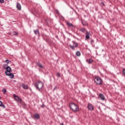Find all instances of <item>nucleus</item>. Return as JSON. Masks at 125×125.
<instances>
[{
  "mask_svg": "<svg viewBox=\"0 0 125 125\" xmlns=\"http://www.w3.org/2000/svg\"><path fill=\"white\" fill-rule=\"evenodd\" d=\"M1 106L2 107L4 108H5V105L4 104H2V105H1Z\"/></svg>",
  "mask_w": 125,
  "mask_h": 125,
  "instance_id": "obj_32",
  "label": "nucleus"
},
{
  "mask_svg": "<svg viewBox=\"0 0 125 125\" xmlns=\"http://www.w3.org/2000/svg\"><path fill=\"white\" fill-rule=\"evenodd\" d=\"M37 65L38 66L39 68H43V65L41 63H40V62H36Z\"/></svg>",
  "mask_w": 125,
  "mask_h": 125,
  "instance_id": "obj_12",
  "label": "nucleus"
},
{
  "mask_svg": "<svg viewBox=\"0 0 125 125\" xmlns=\"http://www.w3.org/2000/svg\"><path fill=\"white\" fill-rule=\"evenodd\" d=\"M56 89H57V86H55L54 87L53 90H56Z\"/></svg>",
  "mask_w": 125,
  "mask_h": 125,
  "instance_id": "obj_29",
  "label": "nucleus"
},
{
  "mask_svg": "<svg viewBox=\"0 0 125 125\" xmlns=\"http://www.w3.org/2000/svg\"><path fill=\"white\" fill-rule=\"evenodd\" d=\"M56 12H57V13H59V11L57 10Z\"/></svg>",
  "mask_w": 125,
  "mask_h": 125,
  "instance_id": "obj_33",
  "label": "nucleus"
},
{
  "mask_svg": "<svg viewBox=\"0 0 125 125\" xmlns=\"http://www.w3.org/2000/svg\"><path fill=\"white\" fill-rule=\"evenodd\" d=\"M79 31H80V32H82V33H85V32L87 31H86V29L85 28H81V29L79 30Z\"/></svg>",
  "mask_w": 125,
  "mask_h": 125,
  "instance_id": "obj_17",
  "label": "nucleus"
},
{
  "mask_svg": "<svg viewBox=\"0 0 125 125\" xmlns=\"http://www.w3.org/2000/svg\"><path fill=\"white\" fill-rule=\"evenodd\" d=\"M92 62H93V60H92V59H89V60L88 61V64H91Z\"/></svg>",
  "mask_w": 125,
  "mask_h": 125,
  "instance_id": "obj_21",
  "label": "nucleus"
},
{
  "mask_svg": "<svg viewBox=\"0 0 125 125\" xmlns=\"http://www.w3.org/2000/svg\"><path fill=\"white\" fill-rule=\"evenodd\" d=\"M99 109H100V106L99 107Z\"/></svg>",
  "mask_w": 125,
  "mask_h": 125,
  "instance_id": "obj_36",
  "label": "nucleus"
},
{
  "mask_svg": "<svg viewBox=\"0 0 125 125\" xmlns=\"http://www.w3.org/2000/svg\"><path fill=\"white\" fill-rule=\"evenodd\" d=\"M1 105H2V102L0 101V107H1Z\"/></svg>",
  "mask_w": 125,
  "mask_h": 125,
  "instance_id": "obj_30",
  "label": "nucleus"
},
{
  "mask_svg": "<svg viewBox=\"0 0 125 125\" xmlns=\"http://www.w3.org/2000/svg\"><path fill=\"white\" fill-rule=\"evenodd\" d=\"M41 107L42 108H44V107H45V105H44V104H42L41 105Z\"/></svg>",
  "mask_w": 125,
  "mask_h": 125,
  "instance_id": "obj_27",
  "label": "nucleus"
},
{
  "mask_svg": "<svg viewBox=\"0 0 125 125\" xmlns=\"http://www.w3.org/2000/svg\"><path fill=\"white\" fill-rule=\"evenodd\" d=\"M21 86L24 89H28V88H29V86L27 84H21Z\"/></svg>",
  "mask_w": 125,
  "mask_h": 125,
  "instance_id": "obj_14",
  "label": "nucleus"
},
{
  "mask_svg": "<svg viewBox=\"0 0 125 125\" xmlns=\"http://www.w3.org/2000/svg\"><path fill=\"white\" fill-rule=\"evenodd\" d=\"M66 25L68 26V27H70V28H72V29H75L76 27H75V25H74L72 23H70L69 21H66Z\"/></svg>",
  "mask_w": 125,
  "mask_h": 125,
  "instance_id": "obj_8",
  "label": "nucleus"
},
{
  "mask_svg": "<svg viewBox=\"0 0 125 125\" xmlns=\"http://www.w3.org/2000/svg\"><path fill=\"white\" fill-rule=\"evenodd\" d=\"M34 34H35L36 35L40 36V31H39V29L34 30Z\"/></svg>",
  "mask_w": 125,
  "mask_h": 125,
  "instance_id": "obj_16",
  "label": "nucleus"
},
{
  "mask_svg": "<svg viewBox=\"0 0 125 125\" xmlns=\"http://www.w3.org/2000/svg\"><path fill=\"white\" fill-rule=\"evenodd\" d=\"M90 36H91L90 32L86 31L85 33V40H89L90 39Z\"/></svg>",
  "mask_w": 125,
  "mask_h": 125,
  "instance_id": "obj_7",
  "label": "nucleus"
},
{
  "mask_svg": "<svg viewBox=\"0 0 125 125\" xmlns=\"http://www.w3.org/2000/svg\"><path fill=\"white\" fill-rule=\"evenodd\" d=\"M6 75L10 77V78L11 79H13V78H14V74L10 72L9 73H7V74H6Z\"/></svg>",
  "mask_w": 125,
  "mask_h": 125,
  "instance_id": "obj_10",
  "label": "nucleus"
},
{
  "mask_svg": "<svg viewBox=\"0 0 125 125\" xmlns=\"http://www.w3.org/2000/svg\"><path fill=\"white\" fill-rule=\"evenodd\" d=\"M1 98V97H0V100Z\"/></svg>",
  "mask_w": 125,
  "mask_h": 125,
  "instance_id": "obj_35",
  "label": "nucleus"
},
{
  "mask_svg": "<svg viewBox=\"0 0 125 125\" xmlns=\"http://www.w3.org/2000/svg\"><path fill=\"white\" fill-rule=\"evenodd\" d=\"M99 96H100L99 98H100L101 100H103V101L105 100V96H104V95L100 94Z\"/></svg>",
  "mask_w": 125,
  "mask_h": 125,
  "instance_id": "obj_15",
  "label": "nucleus"
},
{
  "mask_svg": "<svg viewBox=\"0 0 125 125\" xmlns=\"http://www.w3.org/2000/svg\"><path fill=\"white\" fill-rule=\"evenodd\" d=\"M0 3H3V2H4V0H0Z\"/></svg>",
  "mask_w": 125,
  "mask_h": 125,
  "instance_id": "obj_28",
  "label": "nucleus"
},
{
  "mask_svg": "<svg viewBox=\"0 0 125 125\" xmlns=\"http://www.w3.org/2000/svg\"><path fill=\"white\" fill-rule=\"evenodd\" d=\"M72 42L73 45H69V46L72 50H75V48H77L79 47V43L75 41H72Z\"/></svg>",
  "mask_w": 125,
  "mask_h": 125,
  "instance_id": "obj_4",
  "label": "nucleus"
},
{
  "mask_svg": "<svg viewBox=\"0 0 125 125\" xmlns=\"http://www.w3.org/2000/svg\"><path fill=\"white\" fill-rule=\"evenodd\" d=\"M14 36H18V32L15 31L13 34Z\"/></svg>",
  "mask_w": 125,
  "mask_h": 125,
  "instance_id": "obj_23",
  "label": "nucleus"
},
{
  "mask_svg": "<svg viewBox=\"0 0 125 125\" xmlns=\"http://www.w3.org/2000/svg\"><path fill=\"white\" fill-rule=\"evenodd\" d=\"M7 66L6 67V71L5 72V75L10 73L11 72V68L8 66V64L6 65Z\"/></svg>",
  "mask_w": 125,
  "mask_h": 125,
  "instance_id": "obj_6",
  "label": "nucleus"
},
{
  "mask_svg": "<svg viewBox=\"0 0 125 125\" xmlns=\"http://www.w3.org/2000/svg\"><path fill=\"white\" fill-rule=\"evenodd\" d=\"M16 7L18 10H21V4H20V3L18 2H17Z\"/></svg>",
  "mask_w": 125,
  "mask_h": 125,
  "instance_id": "obj_11",
  "label": "nucleus"
},
{
  "mask_svg": "<svg viewBox=\"0 0 125 125\" xmlns=\"http://www.w3.org/2000/svg\"><path fill=\"white\" fill-rule=\"evenodd\" d=\"M90 42H91V44L92 45L93 47H95V44H94V40H93V39H91Z\"/></svg>",
  "mask_w": 125,
  "mask_h": 125,
  "instance_id": "obj_18",
  "label": "nucleus"
},
{
  "mask_svg": "<svg viewBox=\"0 0 125 125\" xmlns=\"http://www.w3.org/2000/svg\"><path fill=\"white\" fill-rule=\"evenodd\" d=\"M57 76L58 78H60V77H61L60 73L58 72L57 73Z\"/></svg>",
  "mask_w": 125,
  "mask_h": 125,
  "instance_id": "obj_25",
  "label": "nucleus"
},
{
  "mask_svg": "<svg viewBox=\"0 0 125 125\" xmlns=\"http://www.w3.org/2000/svg\"><path fill=\"white\" fill-rule=\"evenodd\" d=\"M76 54L77 56H81V52L78 51L76 52Z\"/></svg>",
  "mask_w": 125,
  "mask_h": 125,
  "instance_id": "obj_22",
  "label": "nucleus"
},
{
  "mask_svg": "<svg viewBox=\"0 0 125 125\" xmlns=\"http://www.w3.org/2000/svg\"><path fill=\"white\" fill-rule=\"evenodd\" d=\"M2 92H3V93H5V92H6V89L3 88L2 89Z\"/></svg>",
  "mask_w": 125,
  "mask_h": 125,
  "instance_id": "obj_24",
  "label": "nucleus"
},
{
  "mask_svg": "<svg viewBox=\"0 0 125 125\" xmlns=\"http://www.w3.org/2000/svg\"><path fill=\"white\" fill-rule=\"evenodd\" d=\"M100 5H101V6L102 7H103V6H105V2L102 1L100 3Z\"/></svg>",
  "mask_w": 125,
  "mask_h": 125,
  "instance_id": "obj_20",
  "label": "nucleus"
},
{
  "mask_svg": "<svg viewBox=\"0 0 125 125\" xmlns=\"http://www.w3.org/2000/svg\"><path fill=\"white\" fill-rule=\"evenodd\" d=\"M94 83L97 84H102L103 83V81L102 80L101 78L99 76H97L95 77Z\"/></svg>",
  "mask_w": 125,
  "mask_h": 125,
  "instance_id": "obj_3",
  "label": "nucleus"
},
{
  "mask_svg": "<svg viewBox=\"0 0 125 125\" xmlns=\"http://www.w3.org/2000/svg\"><path fill=\"white\" fill-rule=\"evenodd\" d=\"M82 23L83 26H87L88 25V23L84 20H82Z\"/></svg>",
  "mask_w": 125,
  "mask_h": 125,
  "instance_id": "obj_13",
  "label": "nucleus"
},
{
  "mask_svg": "<svg viewBox=\"0 0 125 125\" xmlns=\"http://www.w3.org/2000/svg\"><path fill=\"white\" fill-rule=\"evenodd\" d=\"M69 107L72 111H73V112H79V111L80 110V108L79 107V106L73 103L70 104Z\"/></svg>",
  "mask_w": 125,
  "mask_h": 125,
  "instance_id": "obj_1",
  "label": "nucleus"
},
{
  "mask_svg": "<svg viewBox=\"0 0 125 125\" xmlns=\"http://www.w3.org/2000/svg\"><path fill=\"white\" fill-rule=\"evenodd\" d=\"M87 108L88 109V110H90V111H93L94 107H93V105L91 104H88V106Z\"/></svg>",
  "mask_w": 125,
  "mask_h": 125,
  "instance_id": "obj_9",
  "label": "nucleus"
},
{
  "mask_svg": "<svg viewBox=\"0 0 125 125\" xmlns=\"http://www.w3.org/2000/svg\"><path fill=\"white\" fill-rule=\"evenodd\" d=\"M14 99L21 104L22 103V99L19 96H16V94L14 95Z\"/></svg>",
  "mask_w": 125,
  "mask_h": 125,
  "instance_id": "obj_5",
  "label": "nucleus"
},
{
  "mask_svg": "<svg viewBox=\"0 0 125 125\" xmlns=\"http://www.w3.org/2000/svg\"><path fill=\"white\" fill-rule=\"evenodd\" d=\"M5 62L7 63V65H8V64H9V60H6Z\"/></svg>",
  "mask_w": 125,
  "mask_h": 125,
  "instance_id": "obj_26",
  "label": "nucleus"
},
{
  "mask_svg": "<svg viewBox=\"0 0 125 125\" xmlns=\"http://www.w3.org/2000/svg\"><path fill=\"white\" fill-rule=\"evenodd\" d=\"M34 117L35 118V119H36L37 120H39L40 119V114L36 113L35 114Z\"/></svg>",
  "mask_w": 125,
  "mask_h": 125,
  "instance_id": "obj_19",
  "label": "nucleus"
},
{
  "mask_svg": "<svg viewBox=\"0 0 125 125\" xmlns=\"http://www.w3.org/2000/svg\"><path fill=\"white\" fill-rule=\"evenodd\" d=\"M123 73L124 75H125V69H123Z\"/></svg>",
  "mask_w": 125,
  "mask_h": 125,
  "instance_id": "obj_31",
  "label": "nucleus"
},
{
  "mask_svg": "<svg viewBox=\"0 0 125 125\" xmlns=\"http://www.w3.org/2000/svg\"><path fill=\"white\" fill-rule=\"evenodd\" d=\"M64 125V124H63V123H61V124H60V125Z\"/></svg>",
  "mask_w": 125,
  "mask_h": 125,
  "instance_id": "obj_34",
  "label": "nucleus"
},
{
  "mask_svg": "<svg viewBox=\"0 0 125 125\" xmlns=\"http://www.w3.org/2000/svg\"><path fill=\"white\" fill-rule=\"evenodd\" d=\"M34 85L37 89H38V90H40V89H42V88L43 87V83H42V81H40L38 83H35Z\"/></svg>",
  "mask_w": 125,
  "mask_h": 125,
  "instance_id": "obj_2",
  "label": "nucleus"
}]
</instances>
